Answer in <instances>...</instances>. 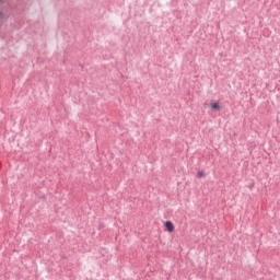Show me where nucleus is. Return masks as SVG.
<instances>
[{
  "label": "nucleus",
  "instance_id": "f257e3e1",
  "mask_svg": "<svg viewBox=\"0 0 280 280\" xmlns=\"http://www.w3.org/2000/svg\"><path fill=\"white\" fill-rule=\"evenodd\" d=\"M164 226L168 231V233H174V223H172V221H166L164 223Z\"/></svg>",
  "mask_w": 280,
  "mask_h": 280
},
{
  "label": "nucleus",
  "instance_id": "f03ea898",
  "mask_svg": "<svg viewBox=\"0 0 280 280\" xmlns=\"http://www.w3.org/2000/svg\"><path fill=\"white\" fill-rule=\"evenodd\" d=\"M210 106H211L212 110H220V108H222V107L220 106V103H217V102L211 103Z\"/></svg>",
  "mask_w": 280,
  "mask_h": 280
},
{
  "label": "nucleus",
  "instance_id": "7ed1b4c3",
  "mask_svg": "<svg viewBox=\"0 0 280 280\" xmlns=\"http://www.w3.org/2000/svg\"><path fill=\"white\" fill-rule=\"evenodd\" d=\"M205 176H207V174H205V172H202V171H199L197 173V178H205Z\"/></svg>",
  "mask_w": 280,
  "mask_h": 280
},
{
  "label": "nucleus",
  "instance_id": "20e7f679",
  "mask_svg": "<svg viewBox=\"0 0 280 280\" xmlns=\"http://www.w3.org/2000/svg\"><path fill=\"white\" fill-rule=\"evenodd\" d=\"M5 19V14H3L2 11H0V21H3Z\"/></svg>",
  "mask_w": 280,
  "mask_h": 280
},
{
  "label": "nucleus",
  "instance_id": "39448f33",
  "mask_svg": "<svg viewBox=\"0 0 280 280\" xmlns=\"http://www.w3.org/2000/svg\"><path fill=\"white\" fill-rule=\"evenodd\" d=\"M2 0H0V3H1Z\"/></svg>",
  "mask_w": 280,
  "mask_h": 280
}]
</instances>
